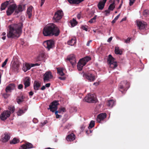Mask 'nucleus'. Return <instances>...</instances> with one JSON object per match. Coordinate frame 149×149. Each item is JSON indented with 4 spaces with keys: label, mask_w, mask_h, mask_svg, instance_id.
<instances>
[{
    "label": "nucleus",
    "mask_w": 149,
    "mask_h": 149,
    "mask_svg": "<svg viewBox=\"0 0 149 149\" xmlns=\"http://www.w3.org/2000/svg\"><path fill=\"white\" fill-rule=\"evenodd\" d=\"M17 102L19 104H20L23 101V100L21 99L20 97H18L16 99Z\"/></svg>",
    "instance_id": "obj_43"
},
{
    "label": "nucleus",
    "mask_w": 149,
    "mask_h": 149,
    "mask_svg": "<svg viewBox=\"0 0 149 149\" xmlns=\"http://www.w3.org/2000/svg\"><path fill=\"white\" fill-rule=\"evenodd\" d=\"M114 58L111 54L109 55L107 62L109 65L110 67L113 69H115L117 66V63L114 61Z\"/></svg>",
    "instance_id": "obj_5"
},
{
    "label": "nucleus",
    "mask_w": 149,
    "mask_h": 149,
    "mask_svg": "<svg viewBox=\"0 0 149 149\" xmlns=\"http://www.w3.org/2000/svg\"><path fill=\"white\" fill-rule=\"evenodd\" d=\"M84 65L83 62L80 60L77 64V67L78 70L81 71L82 70V67Z\"/></svg>",
    "instance_id": "obj_30"
},
{
    "label": "nucleus",
    "mask_w": 149,
    "mask_h": 149,
    "mask_svg": "<svg viewBox=\"0 0 149 149\" xmlns=\"http://www.w3.org/2000/svg\"><path fill=\"white\" fill-rule=\"evenodd\" d=\"M17 8V6L15 4H12L10 5L6 11L8 16L10 15L15 11Z\"/></svg>",
    "instance_id": "obj_9"
},
{
    "label": "nucleus",
    "mask_w": 149,
    "mask_h": 149,
    "mask_svg": "<svg viewBox=\"0 0 149 149\" xmlns=\"http://www.w3.org/2000/svg\"><path fill=\"white\" fill-rule=\"evenodd\" d=\"M114 104V101L113 100H111L108 101L107 105L109 107H112Z\"/></svg>",
    "instance_id": "obj_34"
},
{
    "label": "nucleus",
    "mask_w": 149,
    "mask_h": 149,
    "mask_svg": "<svg viewBox=\"0 0 149 149\" xmlns=\"http://www.w3.org/2000/svg\"><path fill=\"white\" fill-rule=\"evenodd\" d=\"M69 3L71 4H78L84 0H67Z\"/></svg>",
    "instance_id": "obj_28"
},
{
    "label": "nucleus",
    "mask_w": 149,
    "mask_h": 149,
    "mask_svg": "<svg viewBox=\"0 0 149 149\" xmlns=\"http://www.w3.org/2000/svg\"><path fill=\"white\" fill-rule=\"evenodd\" d=\"M59 104L58 101L56 100L54 101L49 105V108L48 109H49L50 111L54 112L57 109V106Z\"/></svg>",
    "instance_id": "obj_6"
},
{
    "label": "nucleus",
    "mask_w": 149,
    "mask_h": 149,
    "mask_svg": "<svg viewBox=\"0 0 149 149\" xmlns=\"http://www.w3.org/2000/svg\"><path fill=\"white\" fill-rule=\"evenodd\" d=\"M45 56V52L44 51L40 52L38 56L37 57L36 61H42Z\"/></svg>",
    "instance_id": "obj_21"
},
{
    "label": "nucleus",
    "mask_w": 149,
    "mask_h": 149,
    "mask_svg": "<svg viewBox=\"0 0 149 149\" xmlns=\"http://www.w3.org/2000/svg\"><path fill=\"white\" fill-rule=\"evenodd\" d=\"M19 140L15 138L11 141H10V144H15L19 142Z\"/></svg>",
    "instance_id": "obj_36"
},
{
    "label": "nucleus",
    "mask_w": 149,
    "mask_h": 149,
    "mask_svg": "<svg viewBox=\"0 0 149 149\" xmlns=\"http://www.w3.org/2000/svg\"><path fill=\"white\" fill-rule=\"evenodd\" d=\"M30 78L29 77H26L25 78L24 83V88L25 89H26V87L30 86Z\"/></svg>",
    "instance_id": "obj_22"
},
{
    "label": "nucleus",
    "mask_w": 149,
    "mask_h": 149,
    "mask_svg": "<svg viewBox=\"0 0 149 149\" xmlns=\"http://www.w3.org/2000/svg\"><path fill=\"white\" fill-rule=\"evenodd\" d=\"M43 76V81L45 82L49 81V79H51L53 77L52 73L50 71L46 72L44 74Z\"/></svg>",
    "instance_id": "obj_13"
},
{
    "label": "nucleus",
    "mask_w": 149,
    "mask_h": 149,
    "mask_svg": "<svg viewBox=\"0 0 149 149\" xmlns=\"http://www.w3.org/2000/svg\"><path fill=\"white\" fill-rule=\"evenodd\" d=\"M114 4V3H113L111 4L109 7V9L110 10H111L112 11L115 8V6Z\"/></svg>",
    "instance_id": "obj_40"
},
{
    "label": "nucleus",
    "mask_w": 149,
    "mask_h": 149,
    "mask_svg": "<svg viewBox=\"0 0 149 149\" xmlns=\"http://www.w3.org/2000/svg\"><path fill=\"white\" fill-rule=\"evenodd\" d=\"M107 114L106 113H101L99 114L96 118V120L97 122L102 123V122L106 118Z\"/></svg>",
    "instance_id": "obj_12"
},
{
    "label": "nucleus",
    "mask_w": 149,
    "mask_h": 149,
    "mask_svg": "<svg viewBox=\"0 0 149 149\" xmlns=\"http://www.w3.org/2000/svg\"><path fill=\"white\" fill-rule=\"evenodd\" d=\"M50 83H47L45 84V86L47 87H49L50 86Z\"/></svg>",
    "instance_id": "obj_61"
},
{
    "label": "nucleus",
    "mask_w": 149,
    "mask_h": 149,
    "mask_svg": "<svg viewBox=\"0 0 149 149\" xmlns=\"http://www.w3.org/2000/svg\"><path fill=\"white\" fill-rule=\"evenodd\" d=\"M129 5L130 6H132L135 2L136 0H129Z\"/></svg>",
    "instance_id": "obj_46"
},
{
    "label": "nucleus",
    "mask_w": 149,
    "mask_h": 149,
    "mask_svg": "<svg viewBox=\"0 0 149 149\" xmlns=\"http://www.w3.org/2000/svg\"><path fill=\"white\" fill-rule=\"evenodd\" d=\"M24 113L25 112L24 111L23 109L19 108V109L18 111L17 112V113L18 116H20Z\"/></svg>",
    "instance_id": "obj_38"
},
{
    "label": "nucleus",
    "mask_w": 149,
    "mask_h": 149,
    "mask_svg": "<svg viewBox=\"0 0 149 149\" xmlns=\"http://www.w3.org/2000/svg\"><path fill=\"white\" fill-rule=\"evenodd\" d=\"M44 46L49 50L50 49L52 48L54 45V41L52 40H49L44 41L43 43Z\"/></svg>",
    "instance_id": "obj_8"
},
{
    "label": "nucleus",
    "mask_w": 149,
    "mask_h": 149,
    "mask_svg": "<svg viewBox=\"0 0 149 149\" xmlns=\"http://www.w3.org/2000/svg\"><path fill=\"white\" fill-rule=\"evenodd\" d=\"M33 8V7L32 6H30L27 8V13L29 18H31L32 16V10Z\"/></svg>",
    "instance_id": "obj_29"
},
{
    "label": "nucleus",
    "mask_w": 149,
    "mask_h": 149,
    "mask_svg": "<svg viewBox=\"0 0 149 149\" xmlns=\"http://www.w3.org/2000/svg\"><path fill=\"white\" fill-rule=\"evenodd\" d=\"M23 10L21 5H19L17 8H16L15 12V14H17L20 12H22Z\"/></svg>",
    "instance_id": "obj_31"
},
{
    "label": "nucleus",
    "mask_w": 149,
    "mask_h": 149,
    "mask_svg": "<svg viewBox=\"0 0 149 149\" xmlns=\"http://www.w3.org/2000/svg\"><path fill=\"white\" fill-rule=\"evenodd\" d=\"M63 15V13L62 10H58L55 13L53 17V19L55 22H57L61 19Z\"/></svg>",
    "instance_id": "obj_7"
},
{
    "label": "nucleus",
    "mask_w": 149,
    "mask_h": 149,
    "mask_svg": "<svg viewBox=\"0 0 149 149\" xmlns=\"http://www.w3.org/2000/svg\"><path fill=\"white\" fill-rule=\"evenodd\" d=\"M76 43V38H72L68 42V45L73 46Z\"/></svg>",
    "instance_id": "obj_32"
},
{
    "label": "nucleus",
    "mask_w": 149,
    "mask_h": 149,
    "mask_svg": "<svg viewBox=\"0 0 149 149\" xmlns=\"http://www.w3.org/2000/svg\"><path fill=\"white\" fill-rule=\"evenodd\" d=\"M23 88V85L22 84H19L18 87V88L19 89H21Z\"/></svg>",
    "instance_id": "obj_51"
},
{
    "label": "nucleus",
    "mask_w": 149,
    "mask_h": 149,
    "mask_svg": "<svg viewBox=\"0 0 149 149\" xmlns=\"http://www.w3.org/2000/svg\"><path fill=\"white\" fill-rule=\"evenodd\" d=\"M60 33V30L57 26L54 23H51L44 27L43 30V34L44 36H58Z\"/></svg>",
    "instance_id": "obj_2"
},
{
    "label": "nucleus",
    "mask_w": 149,
    "mask_h": 149,
    "mask_svg": "<svg viewBox=\"0 0 149 149\" xmlns=\"http://www.w3.org/2000/svg\"><path fill=\"white\" fill-rule=\"evenodd\" d=\"M23 24L19 22L17 24H12L9 26V30L7 33V36L9 38H19L22 32Z\"/></svg>",
    "instance_id": "obj_1"
},
{
    "label": "nucleus",
    "mask_w": 149,
    "mask_h": 149,
    "mask_svg": "<svg viewBox=\"0 0 149 149\" xmlns=\"http://www.w3.org/2000/svg\"><path fill=\"white\" fill-rule=\"evenodd\" d=\"M110 12V10L108 9V10H106L104 11V12L106 13L105 15H107V14H109Z\"/></svg>",
    "instance_id": "obj_50"
},
{
    "label": "nucleus",
    "mask_w": 149,
    "mask_h": 149,
    "mask_svg": "<svg viewBox=\"0 0 149 149\" xmlns=\"http://www.w3.org/2000/svg\"><path fill=\"white\" fill-rule=\"evenodd\" d=\"M70 111L71 112H76L77 111V108L76 107H71L70 109Z\"/></svg>",
    "instance_id": "obj_42"
},
{
    "label": "nucleus",
    "mask_w": 149,
    "mask_h": 149,
    "mask_svg": "<svg viewBox=\"0 0 149 149\" xmlns=\"http://www.w3.org/2000/svg\"><path fill=\"white\" fill-rule=\"evenodd\" d=\"M112 39V37H111L110 38H109V39L107 40V42H110L111 41Z\"/></svg>",
    "instance_id": "obj_57"
},
{
    "label": "nucleus",
    "mask_w": 149,
    "mask_h": 149,
    "mask_svg": "<svg viewBox=\"0 0 149 149\" xmlns=\"http://www.w3.org/2000/svg\"><path fill=\"white\" fill-rule=\"evenodd\" d=\"M31 68V67H30V64L29 63H26L23 64L22 69L24 72H26L27 70H30Z\"/></svg>",
    "instance_id": "obj_20"
},
{
    "label": "nucleus",
    "mask_w": 149,
    "mask_h": 149,
    "mask_svg": "<svg viewBox=\"0 0 149 149\" xmlns=\"http://www.w3.org/2000/svg\"><path fill=\"white\" fill-rule=\"evenodd\" d=\"M41 83H39L36 81H35L33 84L34 89L36 90H38L41 86Z\"/></svg>",
    "instance_id": "obj_24"
},
{
    "label": "nucleus",
    "mask_w": 149,
    "mask_h": 149,
    "mask_svg": "<svg viewBox=\"0 0 149 149\" xmlns=\"http://www.w3.org/2000/svg\"><path fill=\"white\" fill-rule=\"evenodd\" d=\"M95 125V122L93 120H91L89 125L88 127V128L89 129H91L93 128Z\"/></svg>",
    "instance_id": "obj_39"
},
{
    "label": "nucleus",
    "mask_w": 149,
    "mask_h": 149,
    "mask_svg": "<svg viewBox=\"0 0 149 149\" xmlns=\"http://www.w3.org/2000/svg\"><path fill=\"white\" fill-rule=\"evenodd\" d=\"M94 94H89L84 98V100L88 102H94L95 101L96 98Z\"/></svg>",
    "instance_id": "obj_10"
},
{
    "label": "nucleus",
    "mask_w": 149,
    "mask_h": 149,
    "mask_svg": "<svg viewBox=\"0 0 149 149\" xmlns=\"http://www.w3.org/2000/svg\"><path fill=\"white\" fill-rule=\"evenodd\" d=\"M22 109H23L24 110V111L25 112V111H26L27 109V107H25L24 108H22Z\"/></svg>",
    "instance_id": "obj_60"
},
{
    "label": "nucleus",
    "mask_w": 149,
    "mask_h": 149,
    "mask_svg": "<svg viewBox=\"0 0 149 149\" xmlns=\"http://www.w3.org/2000/svg\"><path fill=\"white\" fill-rule=\"evenodd\" d=\"M96 15L93 18L91 19L89 21V22L90 23H92L94 22H95L96 21Z\"/></svg>",
    "instance_id": "obj_44"
},
{
    "label": "nucleus",
    "mask_w": 149,
    "mask_h": 149,
    "mask_svg": "<svg viewBox=\"0 0 149 149\" xmlns=\"http://www.w3.org/2000/svg\"><path fill=\"white\" fill-rule=\"evenodd\" d=\"M19 66V64L18 63H16L15 61H14L13 63L11 65V69L14 71L16 72H18Z\"/></svg>",
    "instance_id": "obj_17"
},
{
    "label": "nucleus",
    "mask_w": 149,
    "mask_h": 149,
    "mask_svg": "<svg viewBox=\"0 0 149 149\" xmlns=\"http://www.w3.org/2000/svg\"><path fill=\"white\" fill-rule=\"evenodd\" d=\"M75 134L72 133L68 135L66 137V140L68 141H72L75 140Z\"/></svg>",
    "instance_id": "obj_19"
},
{
    "label": "nucleus",
    "mask_w": 149,
    "mask_h": 149,
    "mask_svg": "<svg viewBox=\"0 0 149 149\" xmlns=\"http://www.w3.org/2000/svg\"><path fill=\"white\" fill-rule=\"evenodd\" d=\"M70 22L72 27H74L78 23V22L76 21V20L74 18H73L72 20H71L70 21Z\"/></svg>",
    "instance_id": "obj_33"
},
{
    "label": "nucleus",
    "mask_w": 149,
    "mask_h": 149,
    "mask_svg": "<svg viewBox=\"0 0 149 149\" xmlns=\"http://www.w3.org/2000/svg\"><path fill=\"white\" fill-rule=\"evenodd\" d=\"M45 0H41V3L40 4V6H42L44 4Z\"/></svg>",
    "instance_id": "obj_58"
},
{
    "label": "nucleus",
    "mask_w": 149,
    "mask_h": 149,
    "mask_svg": "<svg viewBox=\"0 0 149 149\" xmlns=\"http://www.w3.org/2000/svg\"><path fill=\"white\" fill-rule=\"evenodd\" d=\"M58 79L61 80H64L66 78L65 77H58Z\"/></svg>",
    "instance_id": "obj_55"
},
{
    "label": "nucleus",
    "mask_w": 149,
    "mask_h": 149,
    "mask_svg": "<svg viewBox=\"0 0 149 149\" xmlns=\"http://www.w3.org/2000/svg\"><path fill=\"white\" fill-rule=\"evenodd\" d=\"M86 127V125L84 124H83L81 127V129L82 130H83Z\"/></svg>",
    "instance_id": "obj_53"
},
{
    "label": "nucleus",
    "mask_w": 149,
    "mask_h": 149,
    "mask_svg": "<svg viewBox=\"0 0 149 149\" xmlns=\"http://www.w3.org/2000/svg\"><path fill=\"white\" fill-rule=\"evenodd\" d=\"M91 59V58L89 56H86L81 59L80 60L83 62L84 65H85L86 63Z\"/></svg>",
    "instance_id": "obj_27"
},
{
    "label": "nucleus",
    "mask_w": 149,
    "mask_h": 149,
    "mask_svg": "<svg viewBox=\"0 0 149 149\" xmlns=\"http://www.w3.org/2000/svg\"><path fill=\"white\" fill-rule=\"evenodd\" d=\"M131 39V38H128L126 40H125V42L126 43H129Z\"/></svg>",
    "instance_id": "obj_48"
},
{
    "label": "nucleus",
    "mask_w": 149,
    "mask_h": 149,
    "mask_svg": "<svg viewBox=\"0 0 149 149\" xmlns=\"http://www.w3.org/2000/svg\"><path fill=\"white\" fill-rule=\"evenodd\" d=\"M33 94V93L32 91H30L29 93V95L30 96H32Z\"/></svg>",
    "instance_id": "obj_64"
},
{
    "label": "nucleus",
    "mask_w": 149,
    "mask_h": 149,
    "mask_svg": "<svg viewBox=\"0 0 149 149\" xmlns=\"http://www.w3.org/2000/svg\"><path fill=\"white\" fill-rule=\"evenodd\" d=\"M56 69L57 70V73L61 76H63L65 74L63 72V71L64 70V68H63L58 67L56 68Z\"/></svg>",
    "instance_id": "obj_25"
},
{
    "label": "nucleus",
    "mask_w": 149,
    "mask_h": 149,
    "mask_svg": "<svg viewBox=\"0 0 149 149\" xmlns=\"http://www.w3.org/2000/svg\"><path fill=\"white\" fill-rule=\"evenodd\" d=\"M9 3V1H6L4 3H2L1 5L0 8V10L1 11L4 10L6 8L7 6L8 5Z\"/></svg>",
    "instance_id": "obj_26"
},
{
    "label": "nucleus",
    "mask_w": 149,
    "mask_h": 149,
    "mask_svg": "<svg viewBox=\"0 0 149 149\" xmlns=\"http://www.w3.org/2000/svg\"><path fill=\"white\" fill-rule=\"evenodd\" d=\"M137 24L139 29L140 30L145 29L146 25V23L139 21H137Z\"/></svg>",
    "instance_id": "obj_16"
},
{
    "label": "nucleus",
    "mask_w": 149,
    "mask_h": 149,
    "mask_svg": "<svg viewBox=\"0 0 149 149\" xmlns=\"http://www.w3.org/2000/svg\"><path fill=\"white\" fill-rule=\"evenodd\" d=\"M33 122L35 123H36L38 122V120L36 118H34L33 120Z\"/></svg>",
    "instance_id": "obj_59"
},
{
    "label": "nucleus",
    "mask_w": 149,
    "mask_h": 149,
    "mask_svg": "<svg viewBox=\"0 0 149 149\" xmlns=\"http://www.w3.org/2000/svg\"><path fill=\"white\" fill-rule=\"evenodd\" d=\"M55 114L56 115V118H58L60 117V116H61L59 115L58 114V112L57 111H54Z\"/></svg>",
    "instance_id": "obj_47"
},
{
    "label": "nucleus",
    "mask_w": 149,
    "mask_h": 149,
    "mask_svg": "<svg viewBox=\"0 0 149 149\" xmlns=\"http://www.w3.org/2000/svg\"><path fill=\"white\" fill-rule=\"evenodd\" d=\"M47 120H45L44 121V122L43 123H41V126H43L45 124H46L47 123Z\"/></svg>",
    "instance_id": "obj_56"
},
{
    "label": "nucleus",
    "mask_w": 149,
    "mask_h": 149,
    "mask_svg": "<svg viewBox=\"0 0 149 149\" xmlns=\"http://www.w3.org/2000/svg\"><path fill=\"white\" fill-rule=\"evenodd\" d=\"M104 5L103 3L100 2L98 3L97 6L100 10H102L104 8Z\"/></svg>",
    "instance_id": "obj_37"
},
{
    "label": "nucleus",
    "mask_w": 149,
    "mask_h": 149,
    "mask_svg": "<svg viewBox=\"0 0 149 149\" xmlns=\"http://www.w3.org/2000/svg\"><path fill=\"white\" fill-rule=\"evenodd\" d=\"M8 93H4L2 94V97H4L5 99L7 98L10 95Z\"/></svg>",
    "instance_id": "obj_41"
},
{
    "label": "nucleus",
    "mask_w": 149,
    "mask_h": 149,
    "mask_svg": "<svg viewBox=\"0 0 149 149\" xmlns=\"http://www.w3.org/2000/svg\"><path fill=\"white\" fill-rule=\"evenodd\" d=\"M120 14H119L115 17L113 20H112L111 22L113 24L116 22V21L118 19L119 17L120 16Z\"/></svg>",
    "instance_id": "obj_45"
},
{
    "label": "nucleus",
    "mask_w": 149,
    "mask_h": 149,
    "mask_svg": "<svg viewBox=\"0 0 149 149\" xmlns=\"http://www.w3.org/2000/svg\"><path fill=\"white\" fill-rule=\"evenodd\" d=\"M81 29H82L86 31H88L87 28L85 26H82Z\"/></svg>",
    "instance_id": "obj_52"
},
{
    "label": "nucleus",
    "mask_w": 149,
    "mask_h": 149,
    "mask_svg": "<svg viewBox=\"0 0 149 149\" xmlns=\"http://www.w3.org/2000/svg\"><path fill=\"white\" fill-rule=\"evenodd\" d=\"M67 59L69 61L72 65H73L76 63L75 56L74 54H71L68 56Z\"/></svg>",
    "instance_id": "obj_18"
},
{
    "label": "nucleus",
    "mask_w": 149,
    "mask_h": 149,
    "mask_svg": "<svg viewBox=\"0 0 149 149\" xmlns=\"http://www.w3.org/2000/svg\"><path fill=\"white\" fill-rule=\"evenodd\" d=\"M4 136L1 139V141L4 143L7 142L10 139V136L9 134L6 133L4 134Z\"/></svg>",
    "instance_id": "obj_23"
},
{
    "label": "nucleus",
    "mask_w": 149,
    "mask_h": 149,
    "mask_svg": "<svg viewBox=\"0 0 149 149\" xmlns=\"http://www.w3.org/2000/svg\"><path fill=\"white\" fill-rule=\"evenodd\" d=\"M6 63L5 62H4L2 65V67H3L6 65Z\"/></svg>",
    "instance_id": "obj_62"
},
{
    "label": "nucleus",
    "mask_w": 149,
    "mask_h": 149,
    "mask_svg": "<svg viewBox=\"0 0 149 149\" xmlns=\"http://www.w3.org/2000/svg\"><path fill=\"white\" fill-rule=\"evenodd\" d=\"M45 89V86H42V87L41 88V89L42 90H43Z\"/></svg>",
    "instance_id": "obj_63"
},
{
    "label": "nucleus",
    "mask_w": 149,
    "mask_h": 149,
    "mask_svg": "<svg viewBox=\"0 0 149 149\" xmlns=\"http://www.w3.org/2000/svg\"><path fill=\"white\" fill-rule=\"evenodd\" d=\"M83 77H85L89 82H93L95 79V77L94 74L91 73H86L83 74Z\"/></svg>",
    "instance_id": "obj_11"
},
{
    "label": "nucleus",
    "mask_w": 149,
    "mask_h": 149,
    "mask_svg": "<svg viewBox=\"0 0 149 149\" xmlns=\"http://www.w3.org/2000/svg\"><path fill=\"white\" fill-rule=\"evenodd\" d=\"M33 148V145L29 142H26L25 143L21 146L19 149H27Z\"/></svg>",
    "instance_id": "obj_15"
},
{
    "label": "nucleus",
    "mask_w": 149,
    "mask_h": 149,
    "mask_svg": "<svg viewBox=\"0 0 149 149\" xmlns=\"http://www.w3.org/2000/svg\"><path fill=\"white\" fill-rule=\"evenodd\" d=\"M77 18L79 19L81 18V12H80L79 13L77 14Z\"/></svg>",
    "instance_id": "obj_54"
},
{
    "label": "nucleus",
    "mask_w": 149,
    "mask_h": 149,
    "mask_svg": "<svg viewBox=\"0 0 149 149\" xmlns=\"http://www.w3.org/2000/svg\"><path fill=\"white\" fill-rule=\"evenodd\" d=\"M15 84L11 83L9 84L5 88L6 93H11L12 90L15 89Z\"/></svg>",
    "instance_id": "obj_14"
},
{
    "label": "nucleus",
    "mask_w": 149,
    "mask_h": 149,
    "mask_svg": "<svg viewBox=\"0 0 149 149\" xmlns=\"http://www.w3.org/2000/svg\"><path fill=\"white\" fill-rule=\"evenodd\" d=\"M130 87L129 83L127 81H121L118 86L119 90L123 93V91H127Z\"/></svg>",
    "instance_id": "obj_4"
},
{
    "label": "nucleus",
    "mask_w": 149,
    "mask_h": 149,
    "mask_svg": "<svg viewBox=\"0 0 149 149\" xmlns=\"http://www.w3.org/2000/svg\"><path fill=\"white\" fill-rule=\"evenodd\" d=\"M114 51L115 53L117 54L121 55L122 53V51L120 50L119 48L118 47H115Z\"/></svg>",
    "instance_id": "obj_35"
},
{
    "label": "nucleus",
    "mask_w": 149,
    "mask_h": 149,
    "mask_svg": "<svg viewBox=\"0 0 149 149\" xmlns=\"http://www.w3.org/2000/svg\"><path fill=\"white\" fill-rule=\"evenodd\" d=\"M63 112H65L66 111V110L65 107H61L59 108Z\"/></svg>",
    "instance_id": "obj_49"
},
{
    "label": "nucleus",
    "mask_w": 149,
    "mask_h": 149,
    "mask_svg": "<svg viewBox=\"0 0 149 149\" xmlns=\"http://www.w3.org/2000/svg\"><path fill=\"white\" fill-rule=\"evenodd\" d=\"M9 110H6L3 111L1 115L0 118L2 120H6L9 117L11 113H13L15 111L14 106L10 105L8 107Z\"/></svg>",
    "instance_id": "obj_3"
}]
</instances>
